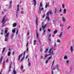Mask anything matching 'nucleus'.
<instances>
[{"mask_svg":"<svg viewBox=\"0 0 74 74\" xmlns=\"http://www.w3.org/2000/svg\"><path fill=\"white\" fill-rule=\"evenodd\" d=\"M48 53H49V54H45V58H47L48 56L49 55H51L52 56V55H53L54 54H53V48H51L49 51Z\"/></svg>","mask_w":74,"mask_h":74,"instance_id":"obj_1","label":"nucleus"},{"mask_svg":"<svg viewBox=\"0 0 74 74\" xmlns=\"http://www.w3.org/2000/svg\"><path fill=\"white\" fill-rule=\"evenodd\" d=\"M9 36H10V33H6V34L5 35V41H8V38L9 37Z\"/></svg>","mask_w":74,"mask_h":74,"instance_id":"obj_2","label":"nucleus"},{"mask_svg":"<svg viewBox=\"0 0 74 74\" xmlns=\"http://www.w3.org/2000/svg\"><path fill=\"white\" fill-rule=\"evenodd\" d=\"M17 11L16 12V18H18L19 16V12H18V11L19 10V5H17Z\"/></svg>","mask_w":74,"mask_h":74,"instance_id":"obj_3","label":"nucleus"},{"mask_svg":"<svg viewBox=\"0 0 74 74\" xmlns=\"http://www.w3.org/2000/svg\"><path fill=\"white\" fill-rule=\"evenodd\" d=\"M7 21V18H6V17H5V16L3 19H2V23L3 25L4 23H5V22H6Z\"/></svg>","mask_w":74,"mask_h":74,"instance_id":"obj_4","label":"nucleus"},{"mask_svg":"<svg viewBox=\"0 0 74 74\" xmlns=\"http://www.w3.org/2000/svg\"><path fill=\"white\" fill-rule=\"evenodd\" d=\"M47 26V24H45L44 26L43 25H42V27L43 29V34H45V32H46V30L45 29H44Z\"/></svg>","mask_w":74,"mask_h":74,"instance_id":"obj_5","label":"nucleus"},{"mask_svg":"<svg viewBox=\"0 0 74 74\" xmlns=\"http://www.w3.org/2000/svg\"><path fill=\"white\" fill-rule=\"evenodd\" d=\"M15 28H14L12 30V34L11 35V38L12 39L13 38V37H14V33L15 32Z\"/></svg>","mask_w":74,"mask_h":74,"instance_id":"obj_6","label":"nucleus"},{"mask_svg":"<svg viewBox=\"0 0 74 74\" xmlns=\"http://www.w3.org/2000/svg\"><path fill=\"white\" fill-rule=\"evenodd\" d=\"M53 12H52V11H50L49 12H48L46 14L47 16H48L49 15V14H50V15H52L53 14Z\"/></svg>","mask_w":74,"mask_h":74,"instance_id":"obj_7","label":"nucleus"},{"mask_svg":"<svg viewBox=\"0 0 74 74\" xmlns=\"http://www.w3.org/2000/svg\"><path fill=\"white\" fill-rule=\"evenodd\" d=\"M23 65H22L21 66V71H22V72H23V73H24V72H25V70L23 69Z\"/></svg>","mask_w":74,"mask_h":74,"instance_id":"obj_8","label":"nucleus"},{"mask_svg":"<svg viewBox=\"0 0 74 74\" xmlns=\"http://www.w3.org/2000/svg\"><path fill=\"white\" fill-rule=\"evenodd\" d=\"M70 50L71 53L73 52V46H71L70 47Z\"/></svg>","mask_w":74,"mask_h":74,"instance_id":"obj_9","label":"nucleus"},{"mask_svg":"<svg viewBox=\"0 0 74 74\" xmlns=\"http://www.w3.org/2000/svg\"><path fill=\"white\" fill-rule=\"evenodd\" d=\"M38 17H36V26H37V23H38Z\"/></svg>","mask_w":74,"mask_h":74,"instance_id":"obj_10","label":"nucleus"},{"mask_svg":"<svg viewBox=\"0 0 74 74\" xmlns=\"http://www.w3.org/2000/svg\"><path fill=\"white\" fill-rule=\"evenodd\" d=\"M32 2H33V3H34V6H36V0H33Z\"/></svg>","mask_w":74,"mask_h":74,"instance_id":"obj_11","label":"nucleus"},{"mask_svg":"<svg viewBox=\"0 0 74 74\" xmlns=\"http://www.w3.org/2000/svg\"><path fill=\"white\" fill-rule=\"evenodd\" d=\"M26 53V51H25L24 54H23V57H22V59L20 61H22V60H23V59H24V58L25 57V53Z\"/></svg>","mask_w":74,"mask_h":74,"instance_id":"obj_12","label":"nucleus"},{"mask_svg":"<svg viewBox=\"0 0 74 74\" xmlns=\"http://www.w3.org/2000/svg\"><path fill=\"white\" fill-rule=\"evenodd\" d=\"M63 35V32H61L60 34L59 35V37H62V35Z\"/></svg>","mask_w":74,"mask_h":74,"instance_id":"obj_13","label":"nucleus"},{"mask_svg":"<svg viewBox=\"0 0 74 74\" xmlns=\"http://www.w3.org/2000/svg\"><path fill=\"white\" fill-rule=\"evenodd\" d=\"M39 37V34L37 32H36V38L37 39H38Z\"/></svg>","mask_w":74,"mask_h":74,"instance_id":"obj_14","label":"nucleus"},{"mask_svg":"<svg viewBox=\"0 0 74 74\" xmlns=\"http://www.w3.org/2000/svg\"><path fill=\"white\" fill-rule=\"evenodd\" d=\"M63 13L64 14H66V9H64Z\"/></svg>","mask_w":74,"mask_h":74,"instance_id":"obj_15","label":"nucleus"},{"mask_svg":"<svg viewBox=\"0 0 74 74\" xmlns=\"http://www.w3.org/2000/svg\"><path fill=\"white\" fill-rule=\"evenodd\" d=\"M8 29H9L8 28H5V33H7V30H8Z\"/></svg>","mask_w":74,"mask_h":74,"instance_id":"obj_16","label":"nucleus"},{"mask_svg":"<svg viewBox=\"0 0 74 74\" xmlns=\"http://www.w3.org/2000/svg\"><path fill=\"white\" fill-rule=\"evenodd\" d=\"M62 20L64 22L66 21V19H65V18L64 17H63L62 18Z\"/></svg>","mask_w":74,"mask_h":74,"instance_id":"obj_17","label":"nucleus"},{"mask_svg":"<svg viewBox=\"0 0 74 74\" xmlns=\"http://www.w3.org/2000/svg\"><path fill=\"white\" fill-rule=\"evenodd\" d=\"M49 7V4L47 3L46 6H45V8H47V7Z\"/></svg>","mask_w":74,"mask_h":74,"instance_id":"obj_18","label":"nucleus"},{"mask_svg":"<svg viewBox=\"0 0 74 74\" xmlns=\"http://www.w3.org/2000/svg\"><path fill=\"white\" fill-rule=\"evenodd\" d=\"M65 5V4H64V3H63L62 4V8L64 9V5Z\"/></svg>","mask_w":74,"mask_h":74,"instance_id":"obj_19","label":"nucleus"},{"mask_svg":"<svg viewBox=\"0 0 74 74\" xmlns=\"http://www.w3.org/2000/svg\"><path fill=\"white\" fill-rule=\"evenodd\" d=\"M10 55H11V52L8 51V56H10Z\"/></svg>","mask_w":74,"mask_h":74,"instance_id":"obj_20","label":"nucleus"},{"mask_svg":"<svg viewBox=\"0 0 74 74\" xmlns=\"http://www.w3.org/2000/svg\"><path fill=\"white\" fill-rule=\"evenodd\" d=\"M44 8L43 7L41 8L40 7H39V11H41V10H43Z\"/></svg>","mask_w":74,"mask_h":74,"instance_id":"obj_21","label":"nucleus"},{"mask_svg":"<svg viewBox=\"0 0 74 74\" xmlns=\"http://www.w3.org/2000/svg\"><path fill=\"white\" fill-rule=\"evenodd\" d=\"M11 64H10V65L9 69V72H10L11 71Z\"/></svg>","mask_w":74,"mask_h":74,"instance_id":"obj_22","label":"nucleus"},{"mask_svg":"<svg viewBox=\"0 0 74 74\" xmlns=\"http://www.w3.org/2000/svg\"><path fill=\"white\" fill-rule=\"evenodd\" d=\"M64 59L65 60L67 59H68V57H67V56H64Z\"/></svg>","mask_w":74,"mask_h":74,"instance_id":"obj_23","label":"nucleus"},{"mask_svg":"<svg viewBox=\"0 0 74 74\" xmlns=\"http://www.w3.org/2000/svg\"><path fill=\"white\" fill-rule=\"evenodd\" d=\"M36 42H37V40H34V45H35L36 44Z\"/></svg>","mask_w":74,"mask_h":74,"instance_id":"obj_24","label":"nucleus"},{"mask_svg":"<svg viewBox=\"0 0 74 74\" xmlns=\"http://www.w3.org/2000/svg\"><path fill=\"white\" fill-rule=\"evenodd\" d=\"M57 32H58V31H57V30H56L54 31L53 32V33L54 34H56Z\"/></svg>","mask_w":74,"mask_h":74,"instance_id":"obj_25","label":"nucleus"},{"mask_svg":"<svg viewBox=\"0 0 74 74\" xmlns=\"http://www.w3.org/2000/svg\"><path fill=\"white\" fill-rule=\"evenodd\" d=\"M16 74V71H15V69H14L13 72V74Z\"/></svg>","mask_w":74,"mask_h":74,"instance_id":"obj_26","label":"nucleus"},{"mask_svg":"<svg viewBox=\"0 0 74 74\" xmlns=\"http://www.w3.org/2000/svg\"><path fill=\"white\" fill-rule=\"evenodd\" d=\"M16 26V23H15L13 24V27H15Z\"/></svg>","mask_w":74,"mask_h":74,"instance_id":"obj_27","label":"nucleus"},{"mask_svg":"<svg viewBox=\"0 0 74 74\" xmlns=\"http://www.w3.org/2000/svg\"><path fill=\"white\" fill-rule=\"evenodd\" d=\"M48 51V49H46L45 50V53H47Z\"/></svg>","mask_w":74,"mask_h":74,"instance_id":"obj_28","label":"nucleus"},{"mask_svg":"<svg viewBox=\"0 0 74 74\" xmlns=\"http://www.w3.org/2000/svg\"><path fill=\"white\" fill-rule=\"evenodd\" d=\"M45 19H47L48 21H49V17L48 16L46 17Z\"/></svg>","mask_w":74,"mask_h":74,"instance_id":"obj_29","label":"nucleus"},{"mask_svg":"<svg viewBox=\"0 0 74 74\" xmlns=\"http://www.w3.org/2000/svg\"><path fill=\"white\" fill-rule=\"evenodd\" d=\"M66 63H67V64H69V60L66 61Z\"/></svg>","mask_w":74,"mask_h":74,"instance_id":"obj_30","label":"nucleus"},{"mask_svg":"<svg viewBox=\"0 0 74 74\" xmlns=\"http://www.w3.org/2000/svg\"><path fill=\"white\" fill-rule=\"evenodd\" d=\"M5 47L3 48V50L2 51V53H3V52H4V51H5Z\"/></svg>","mask_w":74,"mask_h":74,"instance_id":"obj_31","label":"nucleus"},{"mask_svg":"<svg viewBox=\"0 0 74 74\" xmlns=\"http://www.w3.org/2000/svg\"><path fill=\"white\" fill-rule=\"evenodd\" d=\"M26 52H27V53L29 52V48H28V47L27 48Z\"/></svg>","mask_w":74,"mask_h":74,"instance_id":"obj_32","label":"nucleus"},{"mask_svg":"<svg viewBox=\"0 0 74 74\" xmlns=\"http://www.w3.org/2000/svg\"><path fill=\"white\" fill-rule=\"evenodd\" d=\"M21 56V54H20L18 58V60H20Z\"/></svg>","mask_w":74,"mask_h":74,"instance_id":"obj_33","label":"nucleus"},{"mask_svg":"<svg viewBox=\"0 0 74 74\" xmlns=\"http://www.w3.org/2000/svg\"><path fill=\"white\" fill-rule=\"evenodd\" d=\"M57 12V9H56V8H55V14H56Z\"/></svg>","mask_w":74,"mask_h":74,"instance_id":"obj_34","label":"nucleus"},{"mask_svg":"<svg viewBox=\"0 0 74 74\" xmlns=\"http://www.w3.org/2000/svg\"><path fill=\"white\" fill-rule=\"evenodd\" d=\"M52 56H51L50 57H49L48 60H50V59H51V58H52Z\"/></svg>","mask_w":74,"mask_h":74,"instance_id":"obj_35","label":"nucleus"},{"mask_svg":"<svg viewBox=\"0 0 74 74\" xmlns=\"http://www.w3.org/2000/svg\"><path fill=\"white\" fill-rule=\"evenodd\" d=\"M57 42H59V43H60V40L59 39H58L57 40Z\"/></svg>","mask_w":74,"mask_h":74,"instance_id":"obj_36","label":"nucleus"},{"mask_svg":"<svg viewBox=\"0 0 74 74\" xmlns=\"http://www.w3.org/2000/svg\"><path fill=\"white\" fill-rule=\"evenodd\" d=\"M2 60H3V58H0V63H1V62H2Z\"/></svg>","mask_w":74,"mask_h":74,"instance_id":"obj_37","label":"nucleus"},{"mask_svg":"<svg viewBox=\"0 0 74 74\" xmlns=\"http://www.w3.org/2000/svg\"><path fill=\"white\" fill-rule=\"evenodd\" d=\"M54 47H56V43L55 42L54 43Z\"/></svg>","mask_w":74,"mask_h":74,"instance_id":"obj_38","label":"nucleus"},{"mask_svg":"<svg viewBox=\"0 0 74 74\" xmlns=\"http://www.w3.org/2000/svg\"><path fill=\"white\" fill-rule=\"evenodd\" d=\"M51 34H49V35L48 37V38H51Z\"/></svg>","mask_w":74,"mask_h":74,"instance_id":"obj_39","label":"nucleus"},{"mask_svg":"<svg viewBox=\"0 0 74 74\" xmlns=\"http://www.w3.org/2000/svg\"><path fill=\"white\" fill-rule=\"evenodd\" d=\"M56 67H57V69H58V67H59V65L58 64L56 65Z\"/></svg>","mask_w":74,"mask_h":74,"instance_id":"obj_40","label":"nucleus"},{"mask_svg":"<svg viewBox=\"0 0 74 74\" xmlns=\"http://www.w3.org/2000/svg\"><path fill=\"white\" fill-rule=\"evenodd\" d=\"M51 42V39H49V40H48L49 42Z\"/></svg>","mask_w":74,"mask_h":74,"instance_id":"obj_41","label":"nucleus"},{"mask_svg":"<svg viewBox=\"0 0 74 74\" xmlns=\"http://www.w3.org/2000/svg\"><path fill=\"white\" fill-rule=\"evenodd\" d=\"M40 6L41 7H42V3H40Z\"/></svg>","mask_w":74,"mask_h":74,"instance_id":"obj_42","label":"nucleus"},{"mask_svg":"<svg viewBox=\"0 0 74 74\" xmlns=\"http://www.w3.org/2000/svg\"><path fill=\"white\" fill-rule=\"evenodd\" d=\"M18 32H19V31H18V30H17V31L16 32V34H18Z\"/></svg>","mask_w":74,"mask_h":74,"instance_id":"obj_43","label":"nucleus"},{"mask_svg":"<svg viewBox=\"0 0 74 74\" xmlns=\"http://www.w3.org/2000/svg\"><path fill=\"white\" fill-rule=\"evenodd\" d=\"M38 41L39 42V44H41V41H40V39H38Z\"/></svg>","mask_w":74,"mask_h":74,"instance_id":"obj_44","label":"nucleus"},{"mask_svg":"<svg viewBox=\"0 0 74 74\" xmlns=\"http://www.w3.org/2000/svg\"><path fill=\"white\" fill-rule=\"evenodd\" d=\"M11 7H12V5H11V4H10V6H9L10 8H11Z\"/></svg>","mask_w":74,"mask_h":74,"instance_id":"obj_45","label":"nucleus"},{"mask_svg":"<svg viewBox=\"0 0 74 74\" xmlns=\"http://www.w3.org/2000/svg\"><path fill=\"white\" fill-rule=\"evenodd\" d=\"M70 27H71V26H69L68 28H67V29L68 30H69V29H70Z\"/></svg>","mask_w":74,"mask_h":74,"instance_id":"obj_46","label":"nucleus"},{"mask_svg":"<svg viewBox=\"0 0 74 74\" xmlns=\"http://www.w3.org/2000/svg\"><path fill=\"white\" fill-rule=\"evenodd\" d=\"M28 42H27V43L26 45V47H27H27L28 46Z\"/></svg>","mask_w":74,"mask_h":74,"instance_id":"obj_47","label":"nucleus"},{"mask_svg":"<svg viewBox=\"0 0 74 74\" xmlns=\"http://www.w3.org/2000/svg\"><path fill=\"white\" fill-rule=\"evenodd\" d=\"M48 60H46V64H47V63H48Z\"/></svg>","mask_w":74,"mask_h":74,"instance_id":"obj_48","label":"nucleus"},{"mask_svg":"<svg viewBox=\"0 0 74 74\" xmlns=\"http://www.w3.org/2000/svg\"><path fill=\"white\" fill-rule=\"evenodd\" d=\"M28 63H29V64H28V66H30V65L31 64V63H30V62H28Z\"/></svg>","mask_w":74,"mask_h":74,"instance_id":"obj_49","label":"nucleus"},{"mask_svg":"<svg viewBox=\"0 0 74 74\" xmlns=\"http://www.w3.org/2000/svg\"><path fill=\"white\" fill-rule=\"evenodd\" d=\"M54 62H55V60H54L53 62L52 66H53V64H54Z\"/></svg>","mask_w":74,"mask_h":74,"instance_id":"obj_50","label":"nucleus"},{"mask_svg":"<svg viewBox=\"0 0 74 74\" xmlns=\"http://www.w3.org/2000/svg\"><path fill=\"white\" fill-rule=\"evenodd\" d=\"M21 13L22 14L24 13V12H23V11H21Z\"/></svg>","mask_w":74,"mask_h":74,"instance_id":"obj_51","label":"nucleus"},{"mask_svg":"<svg viewBox=\"0 0 74 74\" xmlns=\"http://www.w3.org/2000/svg\"><path fill=\"white\" fill-rule=\"evenodd\" d=\"M55 69H56V68L55 67L53 68V70H55Z\"/></svg>","mask_w":74,"mask_h":74,"instance_id":"obj_52","label":"nucleus"},{"mask_svg":"<svg viewBox=\"0 0 74 74\" xmlns=\"http://www.w3.org/2000/svg\"><path fill=\"white\" fill-rule=\"evenodd\" d=\"M48 32H51V30L49 29H48Z\"/></svg>","mask_w":74,"mask_h":74,"instance_id":"obj_53","label":"nucleus"},{"mask_svg":"<svg viewBox=\"0 0 74 74\" xmlns=\"http://www.w3.org/2000/svg\"><path fill=\"white\" fill-rule=\"evenodd\" d=\"M42 29V28H40V31H41V30Z\"/></svg>","mask_w":74,"mask_h":74,"instance_id":"obj_54","label":"nucleus"},{"mask_svg":"<svg viewBox=\"0 0 74 74\" xmlns=\"http://www.w3.org/2000/svg\"><path fill=\"white\" fill-rule=\"evenodd\" d=\"M59 11H60V12H62V9H60Z\"/></svg>","mask_w":74,"mask_h":74,"instance_id":"obj_55","label":"nucleus"},{"mask_svg":"<svg viewBox=\"0 0 74 74\" xmlns=\"http://www.w3.org/2000/svg\"><path fill=\"white\" fill-rule=\"evenodd\" d=\"M12 4V1H11L10 2V4Z\"/></svg>","mask_w":74,"mask_h":74,"instance_id":"obj_56","label":"nucleus"},{"mask_svg":"<svg viewBox=\"0 0 74 74\" xmlns=\"http://www.w3.org/2000/svg\"><path fill=\"white\" fill-rule=\"evenodd\" d=\"M27 58H28V56H27L25 58L27 59Z\"/></svg>","mask_w":74,"mask_h":74,"instance_id":"obj_57","label":"nucleus"},{"mask_svg":"<svg viewBox=\"0 0 74 74\" xmlns=\"http://www.w3.org/2000/svg\"><path fill=\"white\" fill-rule=\"evenodd\" d=\"M40 51H41V52H42V49H41L40 50Z\"/></svg>","mask_w":74,"mask_h":74,"instance_id":"obj_58","label":"nucleus"},{"mask_svg":"<svg viewBox=\"0 0 74 74\" xmlns=\"http://www.w3.org/2000/svg\"><path fill=\"white\" fill-rule=\"evenodd\" d=\"M52 74H53V71H52Z\"/></svg>","mask_w":74,"mask_h":74,"instance_id":"obj_59","label":"nucleus"},{"mask_svg":"<svg viewBox=\"0 0 74 74\" xmlns=\"http://www.w3.org/2000/svg\"><path fill=\"white\" fill-rule=\"evenodd\" d=\"M9 50L10 51H11V49L10 48H9Z\"/></svg>","mask_w":74,"mask_h":74,"instance_id":"obj_60","label":"nucleus"},{"mask_svg":"<svg viewBox=\"0 0 74 74\" xmlns=\"http://www.w3.org/2000/svg\"><path fill=\"white\" fill-rule=\"evenodd\" d=\"M8 60H6L7 63H8Z\"/></svg>","mask_w":74,"mask_h":74,"instance_id":"obj_61","label":"nucleus"},{"mask_svg":"<svg viewBox=\"0 0 74 74\" xmlns=\"http://www.w3.org/2000/svg\"><path fill=\"white\" fill-rule=\"evenodd\" d=\"M21 10L22 11H23V8H21Z\"/></svg>","mask_w":74,"mask_h":74,"instance_id":"obj_62","label":"nucleus"},{"mask_svg":"<svg viewBox=\"0 0 74 74\" xmlns=\"http://www.w3.org/2000/svg\"><path fill=\"white\" fill-rule=\"evenodd\" d=\"M41 59H42L43 58V57H42V56H41Z\"/></svg>","mask_w":74,"mask_h":74,"instance_id":"obj_63","label":"nucleus"},{"mask_svg":"<svg viewBox=\"0 0 74 74\" xmlns=\"http://www.w3.org/2000/svg\"><path fill=\"white\" fill-rule=\"evenodd\" d=\"M27 35H29V32H28Z\"/></svg>","mask_w":74,"mask_h":74,"instance_id":"obj_64","label":"nucleus"}]
</instances>
